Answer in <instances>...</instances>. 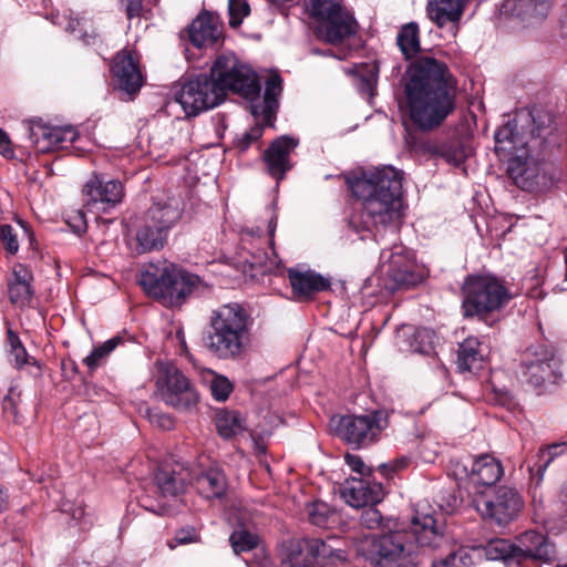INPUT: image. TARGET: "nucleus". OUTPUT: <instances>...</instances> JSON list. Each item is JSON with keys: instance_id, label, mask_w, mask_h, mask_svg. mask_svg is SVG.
<instances>
[{"instance_id": "nucleus-52", "label": "nucleus", "mask_w": 567, "mask_h": 567, "mask_svg": "<svg viewBox=\"0 0 567 567\" xmlns=\"http://www.w3.org/2000/svg\"><path fill=\"white\" fill-rule=\"evenodd\" d=\"M409 464H410V458L406 456H402L400 458L381 464L380 470L382 471V473L384 475L389 476L391 474H394L399 471L406 468L409 466Z\"/></svg>"}, {"instance_id": "nucleus-24", "label": "nucleus", "mask_w": 567, "mask_h": 567, "mask_svg": "<svg viewBox=\"0 0 567 567\" xmlns=\"http://www.w3.org/2000/svg\"><path fill=\"white\" fill-rule=\"evenodd\" d=\"M111 70L117 86L128 93L137 92L143 84V76L137 60L131 52H120L114 58Z\"/></svg>"}, {"instance_id": "nucleus-26", "label": "nucleus", "mask_w": 567, "mask_h": 567, "mask_svg": "<svg viewBox=\"0 0 567 567\" xmlns=\"http://www.w3.org/2000/svg\"><path fill=\"white\" fill-rule=\"evenodd\" d=\"M220 33L218 18L208 12L199 14L188 28L189 40L197 49L214 45Z\"/></svg>"}, {"instance_id": "nucleus-32", "label": "nucleus", "mask_w": 567, "mask_h": 567, "mask_svg": "<svg viewBox=\"0 0 567 567\" xmlns=\"http://www.w3.org/2000/svg\"><path fill=\"white\" fill-rule=\"evenodd\" d=\"M396 43L406 60L414 58L421 50L417 23L404 24L398 33Z\"/></svg>"}, {"instance_id": "nucleus-47", "label": "nucleus", "mask_w": 567, "mask_h": 567, "mask_svg": "<svg viewBox=\"0 0 567 567\" xmlns=\"http://www.w3.org/2000/svg\"><path fill=\"white\" fill-rule=\"evenodd\" d=\"M433 332L429 329H416L413 332L414 342L411 344L414 352L429 353L432 349Z\"/></svg>"}, {"instance_id": "nucleus-16", "label": "nucleus", "mask_w": 567, "mask_h": 567, "mask_svg": "<svg viewBox=\"0 0 567 567\" xmlns=\"http://www.w3.org/2000/svg\"><path fill=\"white\" fill-rule=\"evenodd\" d=\"M30 141L39 153H50L68 148L79 137L75 127L52 126L42 121L30 125Z\"/></svg>"}, {"instance_id": "nucleus-14", "label": "nucleus", "mask_w": 567, "mask_h": 567, "mask_svg": "<svg viewBox=\"0 0 567 567\" xmlns=\"http://www.w3.org/2000/svg\"><path fill=\"white\" fill-rule=\"evenodd\" d=\"M156 384L161 399L178 411H192L198 393L189 380L173 364H163Z\"/></svg>"}, {"instance_id": "nucleus-51", "label": "nucleus", "mask_w": 567, "mask_h": 567, "mask_svg": "<svg viewBox=\"0 0 567 567\" xmlns=\"http://www.w3.org/2000/svg\"><path fill=\"white\" fill-rule=\"evenodd\" d=\"M367 507L368 508L364 509L360 516V523L369 529H374L380 526L382 515L373 505Z\"/></svg>"}, {"instance_id": "nucleus-9", "label": "nucleus", "mask_w": 567, "mask_h": 567, "mask_svg": "<svg viewBox=\"0 0 567 567\" xmlns=\"http://www.w3.org/2000/svg\"><path fill=\"white\" fill-rule=\"evenodd\" d=\"M182 209L175 202L154 200L138 227L136 251L145 254L164 247L168 230L178 221Z\"/></svg>"}, {"instance_id": "nucleus-53", "label": "nucleus", "mask_w": 567, "mask_h": 567, "mask_svg": "<svg viewBox=\"0 0 567 567\" xmlns=\"http://www.w3.org/2000/svg\"><path fill=\"white\" fill-rule=\"evenodd\" d=\"M198 540V534L193 527L181 528L176 532L174 542L177 545H185L190 543H196Z\"/></svg>"}, {"instance_id": "nucleus-39", "label": "nucleus", "mask_w": 567, "mask_h": 567, "mask_svg": "<svg viewBox=\"0 0 567 567\" xmlns=\"http://www.w3.org/2000/svg\"><path fill=\"white\" fill-rule=\"evenodd\" d=\"M7 343L9 347L8 352L10 361L17 369H21L23 365L30 362L31 358L29 357L23 343L21 342L19 336L11 329H8L7 331Z\"/></svg>"}, {"instance_id": "nucleus-50", "label": "nucleus", "mask_w": 567, "mask_h": 567, "mask_svg": "<svg viewBox=\"0 0 567 567\" xmlns=\"http://www.w3.org/2000/svg\"><path fill=\"white\" fill-rule=\"evenodd\" d=\"M0 244L3 245L6 250L14 255L19 250V243L13 228L10 225H0Z\"/></svg>"}, {"instance_id": "nucleus-18", "label": "nucleus", "mask_w": 567, "mask_h": 567, "mask_svg": "<svg viewBox=\"0 0 567 567\" xmlns=\"http://www.w3.org/2000/svg\"><path fill=\"white\" fill-rule=\"evenodd\" d=\"M208 458L200 457L196 466L190 468V484L206 499L221 498L227 491L224 472L216 465H206Z\"/></svg>"}, {"instance_id": "nucleus-34", "label": "nucleus", "mask_w": 567, "mask_h": 567, "mask_svg": "<svg viewBox=\"0 0 567 567\" xmlns=\"http://www.w3.org/2000/svg\"><path fill=\"white\" fill-rule=\"evenodd\" d=\"M472 458L453 460L450 463L449 475L453 476L456 481L460 491L464 489L468 497L472 498L473 483H472Z\"/></svg>"}, {"instance_id": "nucleus-40", "label": "nucleus", "mask_w": 567, "mask_h": 567, "mask_svg": "<svg viewBox=\"0 0 567 567\" xmlns=\"http://www.w3.org/2000/svg\"><path fill=\"white\" fill-rule=\"evenodd\" d=\"M277 111L274 113L271 117V122L267 123L262 118L257 120V124L252 126L249 131L245 132L241 137H239L236 142V146L239 151L245 152L252 142L258 141L262 136L264 126H274V121L276 117Z\"/></svg>"}, {"instance_id": "nucleus-19", "label": "nucleus", "mask_w": 567, "mask_h": 567, "mask_svg": "<svg viewBox=\"0 0 567 567\" xmlns=\"http://www.w3.org/2000/svg\"><path fill=\"white\" fill-rule=\"evenodd\" d=\"M190 467L175 463L159 466L154 481L162 497L175 498L185 492L186 486L190 484Z\"/></svg>"}, {"instance_id": "nucleus-2", "label": "nucleus", "mask_w": 567, "mask_h": 567, "mask_svg": "<svg viewBox=\"0 0 567 567\" xmlns=\"http://www.w3.org/2000/svg\"><path fill=\"white\" fill-rule=\"evenodd\" d=\"M264 84L261 99V83L256 71L239 62L235 55L223 54L214 62L209 75L199 74L184 83L175 100L187 116H196L219 105L227 92H233L249 102L252 116L270 123L279 109L282 79L277 73L271 74Z\"/></svg>"}, {"instance_id": "nucleus-6", "label": "nucleus", "mask_w": 567, "mask_h": 567, "mask_svg": "<svg viewBox=\"0 0 567 567\" xmlns=\"http://www.w3.org/2000/svg\"><path fill=\"white\" fill-rule=\"evenodd\" d=\"M252 327L254 319L243 305H221L210 315L205 346L218 359H238L250 347Z\"/></svg>"}, {"instance_id": "nucleus-43", "label": "nucleus", "mask_w": 567, "mask_h": 567, "mask_svg": "<svg viewBox=\"0 0 567 567\" xmlns=\"http://www.w3.org/2000/svg\"><path fill=\"white\" fill-rule=\"evenodd\" d=\"M330 508L327 503L316 501L307 506V514L311 524L323 527L328 523Z\"/></svg>"}, {"instance_id": "nucleus-41", "label": "nucleus", "mask_w": 567, "mask_h": 567, "mask_svg": "<svg viewBox=\"0 0 567 567\" xmlns=\"http://www.w3.org/2000/svg\"><path fill=\"white\" fill-rule=\"evenodd\" d=\"M567 450V443H554L538 452V473L544 474L548 465Z\"/></svg>"}, {"instance_id": "nucleus-62", "label": "nucleus", "mask_w": 567, "mask_h": 567, "mask_svg": "<svg viewBox=\"0 0 567 567\" xmlns=\"http://www.w3.org/2000/svg\"><path fill=\"white\" fill-rule=\"evenodd\" d=\"M326 54L327 55H332V56H334L337 59H340V60L346 58V54H337V53L332 52L331 50L328 51Z\"/></svg>"}, {"instance_id": "nucleus-42", "label": "nucleus", "mask_w": 567, "mask_h": 567, "mask_svg": "<svg viewBox=\"0 0 567 567\" xmlns=\"http://www.w3.org/2000/svg\"><path fill=\"white\" fill-rule=\"evenodd\" d=\"M472 564L471 557L465 548H458L449 556L433 561L431 567H466Z\"/></svg>"}, {"instance_id": "nucleus-31", "label": "nucleus", "mask_w": 567, "mask_h": 567, "mask_svg": "<svg viewBox=\"0 0 567 567\" xmlns=\"http://www.w3.org/2000/svg\"><path fill=\"white\" fill-rule=\"evenodd\" d=\"M230 545L236 554L250 551L258 546L259 537L249 529L246 518H238L237 528L229 537Z\"/></svg>"}, {"instance_id": "nucleus-46", "label": "nucleus", "mask_w": 567, "mask_h": 567, "mask_svg": "<svg viewBox=\"0 0 567 567\" xmlns=\"http://www.w3.org/2000/svg\"><path fill=\"white\" fill-rule=\"evenodd\" d=\"M229 25L237 28L249 13V6L246 0L228 1Z\"/></svg>"}, {"instance_id": "nucleus-15", "label": "nucleus", "mask_w": 567, "mask_h": 567, "mask_svg": "<svg viewBox=\"0 0 567 567\" xmlns=\"http://www.w3.org/2000/svg\"><path fill=\"white\" fill-rule=\"evenodd\" d=\"M558 368L553 350L545 344L530 346L524 352L523 375L533 386L556 382Z\"/></svg>"}, {"instance_id": "nucleus-63", "label": "nucleus", "mask_w": 567, "mask_h": 567, "mask_svg": "<svg viewBox=\"0 0 567 567\" xmlns=\"http://www.w3.org/2000/svg\"><path fill=\"white\" fill-rule=\"evenodd\" d=\"M280 567H308L306 565H293L291 563H282Z\"/></svg>"}, {"instance_id": "nucleus-25", "label": "nucleus", "mask_w": 567, "mask_h": 567, "mask_svg": "<svg viewBox=\"0 0 567 567\" xmlns=\"http://www.w3.org/2000/svg\"><path fill=\"white\" fill-rule=\"evenodd\" d=\"M503 473V466L495 457L484 454L474 458L472 462V498L481 495L484 489H492L491 487L499 481Z\"/></svg>"}, {"instance_id": "nucleus-36", "label": "nucleus", "mask_w": 567, "mask_h": 567, "mask_svg": "<svg viewBox=\"0 0 567 567\" xmlns=\"http://www.w3.org/2000/svg\"><path fill=\"white\" fill-rule=\"evenodd\" d=\"M277 215L274 214L269 220L268 224V244L271 247V256H269L267 252L264 254V256H256L252 255L254 261L252 265L260 266L265 268L266 271H277L279 270L281 261L277 259L274 246H275V233L277 228Z\"/></svg>"}, {"instance_id": "nucleus-38", "label": "nucleus", "mask_w": 567, "mask_h": 567, "mask_svg": "<svg viewBox=\"0 0 567 567\" xmlns=\"http://www.w3.org/2000/svg\"><path fill=\"white\" fill-rule=\"evenodd\" d=\"M485 556L489 560H517L515 544L504 538L489 540L484 547Z\"/></svg>"}, {"instance_id": "nucleus-35", "label": "nucleus", "mask_w": 567, "mask_h": 567, "mask_svg": "<svg viewBox=\"0 0 567 567\" xmlns=\"http://www.w3.org/2000/svg\"><path fill=\"white\" fill-rule=\"evenodd\" d=\"M122 343L123 338L121 336H115L106 340L102 344L95 347L91 353L84 358L83 363L89 370L94 371Z\"/></svg>"}, {"instance_id": "nucleus-23", "label": "nucleus", "mask_w": 567, "mask_h": 567, "mask_svg": "<svg viewBox=\"0 0 567 567\" xmlns=\"http://www.w3.org/2000/svg\"><path fill=\"white\" fill-rule=\"evenodd\" d=\"M553 6V0H504L499 13L504 17H515L532 24L544 20Z\"/></svg>"}, {"instance_id": "nucleus-5", "label": "nucleus", "mask_w": 567, "mask_h": 567, "mask_svg": "<svg viewBox=\"0 0 567 567\" xmlns=\"http://www.w3.org/2000/svg\"><path fill=\"white\" fill-rule=\"evenodd\" d=\"M402 82L405 114L419 130L439 127L455 110L457 82L444 62L422 56L409 65Z\"/></svg>"}, {"instance_id": "nucleus-28", "label": "nucleus", "mask_w": 567, "mask_h": 567, "mask_svg": "<svg viewBox=\"0 0 567 567\" xmlns=\"http://www.w3.org/2000/svg\"><path fill=\"white\" fill-rule=\"evenodd\" d=\"M32 272L21 264L12 269V275L8 280V293L10 301L18 307H25L33 297L31 281Z\"/></svg>"}, {"instance_id": "nucleus-20", "label": "nucleus", "mask_w": 567, "mask_h": 567, "mask_svg": "<svg viewBox=\"0 0 567 567\" xmlns=\"http://www.w3.org/2000/svg\"><path fill=\"white\" fill-rule=\"evenodd\" d=\"M517 560L533 559L540 563H550L556 557V549L549 538L535 530L522 534L515 544Z\"/></svg>"}, {"instance_id": "nucleus-13", "label": "nucleus", "mask_w": 567, "mask_h": 567, "mask_svg": "<svg viewBox=\"0 0 567 567\" xmlns=\"http://www.w3.org/2000/svg\"><path fill=\"white\" fill-rule=\"evenodd\" d=\"M472 505L483 519L505 525L517 516L523 501L514 488L501 486L496 489H484L481 495L473 497Z\"/></svg>"}, {"instance_id": "nucleus-29", "label": "nucleus", "mask_w": 567, "mask_h": 567, "mask_svg": "<svg viewBox=\"0 0 567 567\" xmlns=\"http://www.w3.org/2000/svg\"><path fill=\"white\" fill-rule=\"evenodd\" d=\"M484 357L485 353L478 339L470 337L460 343L457 365L463 371L478 370L482 367Z\"/></svg>"}, {"instance_id": "nucleus-56", "label": "nucleus", "mask_w": 567, "mask_h": 567, "mask_svg": "<svg viewBox=\"0 0 567 567\" xmlns=\"http://www.w3.org/2000/svg\"><path fill=\"white\" fill-rule=\"evenodd\" d=\"M0 154L3 156H11L13 154L9 136L2 128H0Z\"/></svg>"}, {"instance_id": "nucleus-44", "label": "nucleus", "mask_w": 567, "mask_h": 567, "mask_svg": "<svg viewBox=\"0 0 567 567\" xmlns=\"http://www.w3.org/2000/svg\"><path fill=\"white\" fill-rule=\"evenodd\" d=\"M209 388L213 398L219 402L226 401L234 389L228 378L217 374L213 377Z\"/></svg>"}, {"instance_id": "nucleus-30", "label": "nucleus", "mask_w": 567, "mask_h": 567, "mask_svg": "<svg viewBox=\"0 0 567 567\" xmlns=\"http://www.w3.org/2000/svg\"><path fill=\"white\" fill-rule=\"evenodd\" d=\"M216 429L220 436L230 439L245 431V419L237 411H219L216 415Z\"/></svg>"}, {"instance_id": "nucleus-4", "label": "nucleus", "mask_w": 567, "mask_h": 567, "mask_svg": "<svg viewBox=\"0 0 567 567\" xmlns=\"http://www.w3.org/2000/svg\"><path fill=\"white\" fill-rule=\"evenodd\" d=\"M445 543V522L442 513L427 502L416 504L410 530H394L380 536L364 535L357 550L379 567H421V548L435 549Z\"/></svg>"}, {"instance_id": "nucleus-58", "label": "nucleus", "mask_w": 567, "mask_h": 567, "mask_svg": "<svg viewBox=\"0 0 567 567\" xmlns=\"http://www.w3.org/2000/svg\"><path fill=\"white\" fill-rule=\"evenodd\" d=\"M126 11L128 18L137 16L142 9V0H126Z\"/></svg>"}, {"instance_id": "nucleus-22", "label": "nucleus", "mask_w": 567, "mask_h": 567, "mask_svg": "<svg viewBox=\"0 0 567 567\" xmlns=\"http://www.w3.org/2000/svg\"><path fill=\"white\" fill-rule=\"evenodd\" d=\"M298 145L295 138L282 135L276 138L264 153V161L271 177L281 181L286 173L292 167L290 153Z\"/></svg>"}, {"instance_id": "nucleus-8", "label": "nucleus", "mask_w": 567, "mask_h": 567, "mask_svg": "<svg viewBox=\"0 0 567 567\" xmlns=\"http://www.w3.org/2000/svg\"><path fill=\"white\" fill-rule=\"evenodd\" d=\"M462 293L465 317L493 312L511 299L507 288L493 276H468L463 284Z\"/></svg>"}, {"instance_id": "nucleus-45", "label": "nucleus", "mask_w": 567, "mask_h": 567, "mask_svg": "<svg viewBox=\"0 0 567 567\" xmlns=\"http://www.w3.org/2000/svg\"><path fill=\"white\" fill-rule=\"evenodd\" d=\"M90 27L91 25H90L89 21L85 19H72L68 23L66 29L71 33H73L75 37L82 39L84 43L93 44V43H95V39L97 35L93 30L91 33L87 31V28H90Z\"/></svg>"}, {"instance_id": "nucleus-64", "label": "nucleus", "mask_w": 567, "mask_h": 567, "mask_svg": "<svg viewBox=\"0 0 567 567\" xmlns=\"http://www.w3.org/2000/svg\"><path fill=\"white\" fill-rule=\"evenodd\" d=\"M315 53L322 54L321 51H319V50H316Z\"/></svg>"}, {"instance_id": "nucleus-1", "label": "nucleus", "mask_w": 567, "mask_h": 567, "mask_svg": "<svg viewBox=\"0 0 567 567\" xmlns=\"http://www.w3.org/2000/svg\"><path fill=\"white\" fill-rule=\"evenodd\" d=\"M495 153L507 162V174L523 190L539 192L555 179L548 159L561 148L566 134L542 107L522 109L494 134Z\"/></svg>"}, {"instance_id": "nucleus-7", "label": "nucleus", "mask_w": 567, "mask_h": 567, "mask_svg": "<svg viewBox=\"0 0 567 567\" xmlns=\"http://www.w3.org/2000/svg\"><path fill=\"white\" fill-rule=\"evenodd\" d=\"M199 277L181 271L167 261L150 264L140 275L138 282L148 296L171 303H181L198 284Z\"/></svg>"}, {"instance_id": "nucleus-33", "label": "nucleus", "mask_w": 567, "mask_h": 567, "mask_svg": "<svg viewBox=\"0 0 567 567\" xmlns=\"http://www.w3.org/2000/svg\"><path fill=\"white\" fill-rule=\"evenodd\" d=\"M336 539L311 538L307 540L306 548L308 554L318 561L322 564L330 563L343 558V551L332 545Z\"/></svg>"}, {"instance_id": "nucleus-49", "label": "nucleus", "mask_w": 567, "mask_h": 567, "mask_svg": "<svg viewBox=\"0 0 567 567\" xmlns=\"http://www.w3.org/2000/svg\"><path fill=\"white\" fill-rule=\"evenodd\" d=\"M378 68L375 65H372L369 68V72L367 75L360 74L357 86L361 94H364L367 96H372L377 80H378Z\"/></svg>"}, {"instance_id": "nucleus-10", "label": "nucleus", "mask_w": 567, "mask_h": 567, "mask_svg": "<svg viewBox=\"0 0 567 567\" xmlns=\"http://www.w3.org/2000/svg\"><path fill=\"white\" fill-rule=\"evenodd\" d=\"M330 426L334 433L355 449L374 443L388 426V415L383 411L365 414H347L332 416Z\"/></svg>"}, {"instance_id": "nucleus-59", "label": "nucleus", "mask_w": 567, "mask_h": 567, "mask_svg": "<svg viewBox=\"0 0 567 567\" xmlns=\"http://www.w3.org/2000/svg\"><path fill=\"white\" fill-rule=\"evenodd\" d=\"M76 218H78L76 224H74V225L70 224V226L72 227L74 233L81 234V233L85 231V229H86V225L83 219V214L79 213Z\"/></svg>"}, {"instance_id": "nucleus-27", "label": "nucleus", "mask_w": 567, "mask_h": 567, "mask_svg": "<svg viewBox=\"0 0 567 567\" xmlns=\"http://www.w3.org/2000/svg\"><path fill=\"white\" fill-rule=\"evenodd\" d=\"M288 278L293 295L299 299L311 297L330 287V282L327 278L311 270L300 271L290 268L288 269Z\"/></svg>"}, {"instance_id": "nucleus-60", "label": "nucleus", "mask_w": 567, "mask_h": 567, "mask_svg": "<svg viewBox=\"0 0 567 567\" xmlns=\"http://www.w3.org/2000/svg\"><path fill=\"white\" fill-rule=\"evenodd\" d=\"M144 502H145V501L143 499V501H142V506H143L145 509H147V511H150V512H152V513H156V514H158V515H163V514H164V512H165V507H164V506L158 505L157 507H151V506L146 505Z\"/></svg>"}, {"instance_id": "nucleus-54", "label": "nucleus", "mask_w": 567, "mask_h": 567, "mask_svg": "<svg viewBox=\"0 0 567 567\" xmlns=\"http://www.w3.org/2000/svg\"><path fill=\"white\" fill-rule=\"evenodd\" d=\"M344 460L353 472H357L361 475L364 474L365 465L360 456L347 453Z\"/></svg>"}, {"instance_id": "nucleus-37", "label": "nucleus", "mask_w": 567, "mask_h": 567, "mask_svg": "<svg viewBox=\"0 0 567 567\" xmlns=\"http://www.w3.org/2000/svg\"><path fill=\"white\" fill-rule=\"evenodd\" d=\"M2 410L6 416L17 424L24 421L22 408V392L17 386H11L3 398Z\"/></svg>"}, {"instance_id": "nucleus-61", "label": "nucleus", "mask_w": 567, "mask_h": 567, "mask_svg": "<svg viewBox=\"0 0 567 567\" xmlns=\"http://www.w3.org/2000/svg\"><path fill=\"white\" fill-rule=\"evenodd\" d=\"M561 499H563V503L566 505L567 507V483L564 485V487L561 488Z\"/></svg>"}, {"instance_id": "nucleus-17", "label": "nucleus", "mask_w": 567, "mask_h": 567, "mask_svg": "<svg viewBox=\"0 0 567 567\" xmlns=\"http://www.w3.org/2000/svg\"><path fill=\"white\" fill-rule=\"evenodd\" d=\"M124 196L121 182L105 179L103 176L93 175L83 187L85 206L106 210L118 204Z\"/></svg>"}, {"instance_id": "nucleus-11", "label": "nucleus", "mask_w": 567, "mask_h": 567, "mask_svg": "<svg viewBox=\"0 0 567 567\" xmlns=\"http://www.w3.org/2000/svg\"><path fill=\"white\" fill-rule=\"evenodd\" d=\"M379 271L383 286L389 291L414 287L423 280L416 270L414 255L402 244L383 248L380 254Z\"/></svg>"}, {"instance_id": "nucleus-48", "label": "nucleus", "mask_w": 567, "mask_h": 567, "mask_svg": "<svg viewBox=\"0 0 567 567\" xmlns=\"http://www.w3.org/2000/svg\"><path fill=\"white\" fill-rule=\"evenodd\" d=\"M145 415L150 423L154 426H157L158 429L166 431L172 430L174 427L173 417L169 414L164 413L156 408H148L145 412Z\"/></svg>"}, {"instance_id": "nucleus-3", "label": "nucleus", "mask_w": 567, "mask_h": 567, "mask_svg": "<svg viewBox=\"0 0 567 567\" xmlns=\"http://www.w3.org/2000/svg\"><path fill=\"white\" fill-rule=\"evenodd\" d=\"M403 172L390 165L351 172L346 183L352 195L362 200L351 215L350 228L362 240L380 243L386 235L396 238L403 217Z\"/></svg>"}, {"instance_id": "nucleus-57", "label": "nucleus", "mask_w": 567, "mask_h": 567, "mask_svg": "<svg viewBox=\"0 0 567 567\" xmlns=\"http://www.w3.org/2000/svg\"><path fill=\"white\" fill-rule=\"evenodd\" d=\"M460 504H461L460 497L456 495H451L446 505L439 504V506L442 511H445L446 513H452L458 507Z\"/></svg>"}, {"instance_id": "nucleus-12", "label": "nucleus", "mask_w": 567, "mask_h": 567, "mask_svg": "<svg viewBox=\"0 0 567 567\" xmlns=\"http://www.w3.org/2000/svg\"><path fill=\"white\" fill-rule=\"evenodd\" d=\"M310 12L319 23L318 37L328 43L337 44L357 31L355 20L340 0H310Z\"/></svg>"}, {"instance_id": "nucleus-55", "label": "nucleus", "mask_w": 567, "mask_h": 567, "mask_svg": "<svg viewBox=\"0 0 567 567\" xmlns=\"http://www.w3.org/2000/svg\"><path fill=\"white\" fill-rule=\"evenodd\" d=\"M63 512L70 513L73 520L81 524L85 517V509L82 505H64Z\"/></svg>"}, {"instance_id": "nucleus-21", "label": "nucleus", "mask_w": 567, "mask_h": 567, "mask_svg": "<svg viewBox=\"0 0 567 567\" xmlns=\"http://www.w3.org/2000/svg\"><path fill=\"white\" fill-rule=\"evenodd\" d=\"M342 497L352 507L375 505L383 498V487L370 478H349L346 481Z\"/></svg>"}]
</instances>
